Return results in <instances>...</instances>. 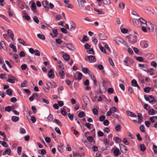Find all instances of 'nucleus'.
Listing matches in <instances>:
<instances>
[{
    "mask_svg": "<svg viewBox=\"0 0 157 157\" xmlns=\"http://www.w3.org/2000/svg\"><path fill=\"white\" fill-rule=\"evenodd\" d=\"M10 47L12 48L14 52H17V50L15 46L13 44H11L10 45Z\"/></svg>",
    "mask_w": 157,
    "mask_h": 157,
    "instance_id": "nucleus-32",
    "label": "nucleus"
},
{
    "mask_svg": "<svg viewBox=\"0 0 157 157\" xmlns=\"http://www.w3.org/2000/svg\"><path fill=\"white\" fill-rule=\"evenodd\" d=\"M90 75L91 79L93 81L94 84H96L97 82V81L96 80L94 75L91 74Z\"/></svg>",
    "mask_w": 157,
    "mask_h": 157,
    "instance_id": "nucleus-31",
    "label": "nucleus"
},
{
    "mask_svg": "<svg viewBox=\"0 0 157 157\" xmlns=\"http://www.w3.org/2000/svg\"><path fill=\"white\" fill-rule=\"evenodd\" d=\"M88 40V38L86 36H84L82 39V41L83 42H86Z\"/></svg>",
    "mask_w": 157,
    "mask_h": 157,
    "instance_id": "nucleus-52",
    "label": "nucleus"
},
{
    "mask_svg": "<svg viewBox=\"0 0 157 157\" xmlns=\"http://www.w3.org/2000/svg\"><path fill=\"white\" fill-rule=\"evenodd\" d=\"M63 87L62 86H60L58 88V90L59 93H62V91L63 90Z\"/></svg>",
    "mask_w": 157,
    "mask_h": 157,
    "instance_id": "nucleus-57",
    "label": "nucleus"
},
{
    "mask_svg": "<svg viewBox=\"0 0 157 157\" xmlns=\"http://www.w3.org/2000/svg\"><path fill=\"white\" fill-rule=\"evenodd\" d=\"M136 23H137V25H139L142 26L145 25L146 26V21L142 18H140L138 20H136V21H135Z\"/></svg>",
    "mask_w": 157,
    "mask_h": 157,
    "instance_id": "nucleus-2",
    "label": "nucleus"
},
{
    "mask_svg": "<svg viewBox=\"0 0 157 157\" xmlns=\"http://www.w3.org/2000/svg\"><path fill=\"white\" fill-rule=\"evenodd\" d=\"M7 33L8 35L10 37L12 41H14V35L13 31L9 29H8L7 31Z\"/></svg>",
    "mask_w": 157,
    "mask_h": 157,
    "instance_id": "nucleus-8",
    "label": "nucleus"
},
{
    "mask_svg": "<svg viewBox=\"0 0 157 157\" xmlns=\"http://www.w3.org/2000/svg\"><path fill=\"white\" fill-rule=\"evenodd\" d=\"M38 152L39 154L43 155H44L46 154V151L44 149H40Z\"/></svg>",
    "mask_w": 157,
    "mask_h": 157,
    "instance_id": "nucleus-30",
    "label": "nucleus"
},
{
    "mask_svg": "<svg viewBox=\"0 0 157 157\" xmlns=\"http://www.w3.org/2000/svg\"><path fill=\"white\" fill-rule=\"evenodd\" d=\"M31 8V10L33 12L35 13L36 12L37 10L36 9V4L34 2L32 3Z\"/></svg>",
    "mask_w": 157,
    "mask_h": 157,
    "instance_id": "nucleus-16",
    "label": "nucleus"
},
{
    "mask_svg": "<svg viewBox=\"0 0 157 157\" xmlns=\"http://www.w3.org/2000/svg\"><path fill=\"white\" fill-rule=\"evenodd\" d=\"M27 83V81L26 80H24L23 82L21 84V87H24L26 86Z\"/></svg>",
    "mask_w": 157,
    "mask_h": 157,
    "instance_id": "nucleus-58",
    "label": "nucleus"
},
{
    "mask_svg": "<svg viewBox=\"0 0 157 157\" xmlns=\"http://www.w3.org/2000/svg\"><path fill=\"white\" fill-rule=\"evenodd\" d=\"M54 72L52 69H51L48 72L49 78H53L54 77Z\"/></svg>",
    "mask_w": 157,
    "mask_h": 157,
    "instance_id": "nucleus-13",
    "label": "nucleus"
},
{
    "mask_svg": "<svg viewBox=\"0 0 157 157\" xmlns=\"http://www.w3.org/2000/svg\"><path fill=\"white\" fill-rule=\"evenodd\" d=\"M66 47L71 51H73L74 49L72 44H66Z\"/></svg>",
    "mask_w": 157,
    "mask_h": 157,
    "instance_id": "nucleus-19",
    "label": "nucleus"
},
{
    "mask_svg": "<svg viewBox=\"0 0 157 157\" xmlns=\"http://www.w3.org/2000/svg\"><path fill=\"white\" fill-rule=\"evenodd\" d=\"M99 48L100 50L102 52L104 53L106 52V50L103 47L101 46H99Z\"/></svg>",
    "mask_w": 157,
    "mask_h": 157,
    "instance_id": "nucleus-48",
    "label": "nucleus"
},
{
    "mask_svg": "<svg viewBox=\"0 0 157 157\" xmlns=\"http://www.w3.org/2000/svg\"><path fill=\"white\" fill-rule=\"evenodd\" d=\"M84 115V113L83 111H81L79 113L78 116L79 117L81 118L83 117Z\"/></svg>",
    "mask_w": 157,
    "mask_h": 157,
    "instance_id": "nucleus-59",
    "label": "nucleus"
},
{
    "mask_svg": "<svg viewBox=\"0 0 157 157\" xmlns=\"http://www.w3.org/2000/svg\"><path fill=\"white\" fill-rule=\"evenodd\" d=\"M89 69L86 68H82V71L85 73L87 74L88 73Z\"/></svg>",
    "mask_w": 157,
    "mask_h": 157,
    "instance_id": "nucleus-55",
    "label": "nucleus"
},
{
    "mask_svg": "<svg viewBox=\"0 0 157 157\" xmlns=\"http://www.w3.org/2000/svg\"><path fill=\"white\" fill-rule=\"evenodd\" d=\"M94 11L98 13L99 14H104V13L101 10H97L96 9H94Z\"/></svg>",
    "mask_w": 157,
    "mask_h": 157,
    "instance_id": "nucleus-35",
    "label": "nucleus"
},
{
    "mask_svg": "<svg viewBox=\"0 0 157 157\" xmlns=\"http://www.w3.org/2000/svg\"><path fill=\"white\" fill-rule=\"evenodd\" d=\"M109 61L110 63V64L112 66H114V63L113 62V60H112V59L109 57Z\"/></svg>",
    "mask_w": 157,
    "mask_h": 157,
    "instance_id": "nucleus-50",
    "label": "nucleus"
},
{
    "mask_svg": "<svg viewBox=\"0 0 157 157\" xmlns=\"http://www.w3.org/2000/svg\"><path fill=\"white\" fill-rule=\"evenodd\" d=\"M99 36L101 40H105L107 39V37L104 33H100L99 35Z\"/></svg>",
    "mask_w": 157,
    "mask_h": 157,
    "instance_id": "nucleus-14",
    "label": "nucleus"
},
{
    "mask_svg": "<svg viewBox=\"0 0 157 157\" xmlns=\"http://www.w3.org/2000/svg\"><path fill=\"white\" fill-rule=\"evenodd\" d=\"M1 47L4 50H5V48L6 47V45L3 41H1L0 43Z\"/></svg>",
    "mask_w": 157,
    "mask_h": 157,
    "instance_id": "nucleus-43",
    "label": "nucleus"
},
{
    "mask_svg": "<svg viewBox=\"0 0 157 157\" xmlns=\"http://www.w3.org/2000/svg\"><path fill=\"white\" fill-rule=\"evenodd\" d=\"M11 119L13 122H16L19 121V118L18 117L14 116L11 117Z\"/></svg>",
    "mask_w": 157,
    "mask_h": 157,
    "instance_id": "nucleus-20",
    "label": "nucleus"
},
{
    "mask_svg": "<svg viewBox=\"0 0 157 157\" xmlns=\"http://www.w3.org/2000/svg\"><path fill=\"white\" fill-rule=\"evenodd\" d=\"M18 40L19 43L22 44L24 45L25 43V42L22 39L19 38Z\"/></svg>",
    "mask_w": 157,
    "mask_h": 157,
    "instance_id": "nucleus-53",
    "label": "nucleus"
},
{
    "mask_svg": "<svg viewBox=\"0 0 157 157\" xmlns=\"http://www.w3.org/2000/svg\"><path fill=\"white\" fill-rule=\"evenodd\" d=\"M129 57L127 56L125 59L124 61V65L127 66H129V64L128 63V61L129 60Z\"/></svg>",
    "mask_w": 157,
    "mask_h": 157,
    "instance_id": "nucleus-29",
    "label": "nucleus"
},
{
    "mask_svg": "<svg viewBox=\"0 0 157 157\" xmlns=\"http://www.w3.org/2000/svg\"><path fill=\"white\" fill-rule=\"evenodd\" d=\"M71 27L70 30L71 31H74L76 28L75 24L73 22H71L70 23Z\"/></svg>",
    "mask_w": 157,
    "mask_h": 157,
    "instance_id": "nucleus-15",
    "label": "nucleus"
},
{
    "mask_svg": "<svg viewBox=\"0 0 157 157\" xmlns=\"http://www.w3.org/2000/svg\"><path fill=\"white\" fill-rule=\"evenodd\" d=\"M33 19L34 21L37 24L39 23V20L38 19V18L36 16H35L33 17Z\"/></svg>",
    "mask_w": 157,
    "mask_h": 157,
    "instance_id": "nucleus-61",
    "label": "nucleus"
},
{
    "mask_svg": "<svg viewBox=\"0 0 157 157\" xmlns=\"http://www.w3.org/2000/svg\"><path fill=\"white\" fill-rule=\"evenodd\" d=\"M148 113L150 115H154L155 113V111L153 109H151L148 111Z\"/></svg>",
    "mask_w": 157,
    "mask_h": 157,
    "instance_id": "nucleus-37",
    "label": "nucleus"
},
{
    "mask_svg": "<svg viewBox=\"0 0 157 157\" xmlns=\"http://www.w3.org/2000/svg\"><path fill=\"white\" fill-rule=\"evenodd\" d=\"M146 71L151 75H153L155 74L153 68L147 69Z\"/></svg>",
    "mask_w": 157,
    "mask_h": 157,
    "instance_id": "nucleus-10",
    "label": "nucleus"
},
{
    "mask_svg": "<svg viewBox=\"0 0 157 157\" xmlns=\"http://www.w3.org/2000/svg\"><path fill=\"white\" fill-rule=\"evenodd\" d=\"M35 55L36 56H40V51L37 49H36L35 50L34 52Z\"/></svg>",
    "mask_w": 157,
    "mask_h": 157,
    "instance_id": "nucleus-44",
    "label": "nucleus"
},
{
    "mask_svg": "<svg viewBox=\"0 0 157 157\" xmlns=\"http://www.w3.org/2000/svg\"><path fill=\"white\" fill-rule=\"evenodd\" d=\"M103 3L105 5L109 4L111 3L110 0H103Z\"/></svg>",
    "mask_w": 157,
    "mask_h": 157,
    "instance_id": "nucleus-47",
    "label": "nucleus"
},
{
    "mask_svg": "<svg viewBox=\"0 0 157 157\" xmlns=\"http://www.w3.org/2000/svg\"><path fill=\"white\" fill-rule=\"evenodd\" d=\"M123 40L121 38L117 37L114 38V40L117 44L119 45L120 44H121L123 41Z\"/></svg>",
    "mask_w": 157,
    "mask_h": 157,
    "instance_id": "nucleus-6",
    "label": "nucleus"
},
{
    "mask_svg": "<svg viewBox=\"0 0 157 157\" xmlns=\"http://www.w3.org/2000/svg\"><path fill=\"white\" fill-rule=\"evenodd\" d=\"M93 113L94 115H97L98 113V111L97 109L96 108H94L92 110Z\"/></svg>",
    "mask_w": 157,
    "mask_h": 157,
    "instance_id": "nucleus-51",
    "label": "nucleus"
},
{
    "mask_svg": "<svg viewBox=\"0 0 157 157\" xmlns=\"http://www.w3.org/2000/svg\"><path fill=\"white\" fill-rule=\"evenodd\" d=\"M55 131L57 132L58 134L59 135L61 134V132L60 131L58 127H56L55 128Z\"/></svg>",
    "mask_w": 157,
    "mask_h": 157,
    "instance_id": "nucleus-46",
    "label": "nucleus"
},
{
    "mask_svg": "<svg viewBox=\"0 0 157 157\" xmlns=\"http://www.w3.org/2000/svg\"><path fill=\"white\" fill-rule=\"evenodd\" d=\"M45 28H46L47 29H49V28H51V27L47 24H45L44 25H42L41 26V28L42 29H44Z\"/></svg>",
    "mask_w": 157,
    "mask_h": 157,
    "instance_id": "nucleus-42",
    "label": "nucleus"
},
{
    "mask_svg": "<svg viewBox=\"0 0 157 157\" xmlns=\"http://www.w3.org/2000/svg\"><path fill=\"white\" fill-rule=\"evenodd\" d=\"M82 98L84 103L87 105L89 100L88 98L86 95H84L82 96Z\"/></svg>",
    "mask_w": 157,
    "mask_h": 157,
    "instance_id": "nucleus-11",
    "label": "nucleus"
},
{
    "mask_svg": "<svg viewBox=\"0 0 157 157\" xmlns=\"http://www.w3.org/2000/svg\"><path fill=\"white\" fill-rule=\"evenodd\" d=\"M54 121L60 127L62 126V124L59 120L57 119H55Z\"/></svg>",
    "mask_w": 157,
    "mask_h": 157,
    "instance_id": "nucleus-39",
    "label": "nucleus"
},
{
    "mask_svg": "<svg viewBox=\"0 0 157 157\" xmlns=\"http://www.w3.org/2000/svg\"><path fill=\"white\" fill-rule=\"evenodd\" d=\"M53 118V115L52 114H50L47 117V120L48 121H52Z\"/></svg>",
    "mask_w": 157,
    "mask_h": 157,
    "instance_id": "nucleus-38",
    "label": "nucleus"
},
{
    "mask_svg": "<svg viewBox=\"0 0 157 157\" xmlns=\"http://www.w3.org/2000/svg\"><path fill=\"white\" fill-rule=\"evenodd\" d=\"M98 135L100 137H101L104 135V133L101 131H100L98 132Z\"/></svg>",
    "mask_w": 157,
    "mask_h": 157,
    "instance_id": "nucleus-63",
    "label": "nucleus"
},
{
    "mask_svg": "<svg viewBox=\"0 0 157 157\" xmlns=\"http://www.w3.org/2000/svg\"><path fill=\"white\" fill-rule=\"evenodd\" d=\"M11 153V150L9 149H7L5 150L3 153V155H5L6 154L9 155Z\"/></svg>",
    "mask_w": 157,
    "mask_h": 157,
    "instance_id": "nucleus-34",
    "label": "nucleus"
},
{
    "mask_svg": "<svg viewBox=\"0 0 157 157\" xmlns=\"http://www.w3.org/2000/svg\"><path fill=\"white\" fill-rule=\"evenodd\" d=\"M57 64H58L59 67L60 69L64 68L63 65L60 60H58V61Z\"/></svg>",
    "mask_w": 157,
    "mask_h": 157,
    "instance_id": "nucleus-25",
    "label": "nucleus"
},
{
    "mask_svg": "<svg viewBox=\"0 0 157 157\" xmlns=\"http://www.w3.org/2000/svg\"><path fill=\"white\" fill-rule=\"evenodd\" d=\"M27 67V65L26 64H22L21 66V68L22 70H25Z\"/></svg>",
    "mask_w": 157,
    "mask_h": 157,
    "instance_id": "nucleus-64",
    "label": "nucleus"
},
{
    "mask_svg": "<svg viewBox=\"0 0 157 157\" xmlns=\"http://www.w3.org/2000/svg\"><path fill=\"white\" fill-rule=\"evenodd\" d=\"M149 120L151 123H154L157 120V116H152L149 118Z\"/></svg>",
    "mask_w": 157,
    "mask_h": 157,
    "instance_id": "nucleus-28",
    "label": "nucleus"
},
{
    "mask_svg": "<svg viewBox=\"0 0 157 157\" xmlns=\"http://www.w3.org/2000/svg\"><path fill=\"white\" fill-rule=\"evenodd\" d=\"M140 131L142 132H144L145 131V129L144 125H142L140 126Z\"/></svg>",
    "mask_w": 157,
    "mask_h": 157,
    "instance_id": "nucleus-45",
    "label": "nucleus"
},
{
    "mask_svg": "<svg viewBox=\"0 0 157 157\" xmlns=\"http://www.w3.org/2000/svg\"><path fill=\"white\" fill-rule=\"evenodd\" d=\"M31 119H30L31 120L33 123H35L36 121V119L34 116H32L31 117Z\"/></svg>",
    "mask_w": 157,
    "mask_h": 157,
    "instance_id": "nucleus-62",
    "label": "nucleus"
},
{
    "mask_svg": "<svg viewBox=\"0 0 157 157\" xmlns=\"http://www.w3.org/2000/svg\"><path fill=\"white\" fill-rule=\"evenodd\" d=\"M140 150L142 152H144L145 150V147L144 144H141L140 146Z\"/></svg>",
    "mask_w": 157,
    "mask_h": 157,
    "instance_id": "nucleus-33",
    "label": "nucleus"
},
{
    "mask_svg": "<svg viewBox=\"0 0 157 157\" xmlns=\"http://www.w3.org/2000/svg\"><path fill=\"white\" fill-rule=\"evenodd\" d=\"M59 76L61 78H63L65 75L64 69V68L60 69L59 71Z\"/></svg>",
    "mask_w": 157,
    "mask_h": 157,
    "instance_id": "nucleus-9",
    "label": "nucleus"
},
{
    "mask_svg": "<svg viewBox=\"0 0 157 157\" xmlns=\"http://www.w3.org/2000/svg\"><path fill=\"white\" fill-rule=\"evenodd\" d=\"M86 61H88L89 63H93L95 62L96 60L94 56L90 55L88 56L85 58Z\"/></svg>",
    "mask_w": 157,
    "mask_h": 157,
    "instance_id": "nucleus-3",
    "label": "nucleus"
},
{
    "mask_svg": "<svg viewBox=\"0 0 157 157\" xmlns=\"http://www.w3.org/2000/svg\"><path fill=\"white\" fill-rule=\"evenodd\" d=\"M79 5V8L81 10H83V6H84V4L82 2H81L80 0H77Z\"/></svg>",
    "mask_w": 157,
    "mask_h": 157,
    "instance_id": "nucleus-12",
    "label": "nucleus"
},
{
    "mask_svg": "<svg viewBox=\"0 0 157 157\" xmlns=\"http://www.w3.org/2000/svg\"><path fill=\"white\" fill-rule=\"evenodd\" d=\"M113 154L115 156H118V155H120L121 153L119 151V150L118 148H117L115 149L113 151Z\"/></svg>",
    "mask_w": 157,
    "mask_h": 157,
    "instance_id": "nucleus-17",
    "label": "nucleus"
},
{
    "mask_svg": "<svg viewBox=\"0 0 157 157\" xmlns=\"http://www.w3.org/2000/svg\"><path fill=\"white\" fill-rule=\"evenodd\" d=\"M119 6L120 9L123 10L124 8V4L123 2H121L119 3Z\"/></svg>",
    "mask_w": 157,
    "mask_h": 157,
    "instance_id": "nucleus-36",
    "label": "nucleus"
},
{
    "mask_svg": "<svg viewBox=\"0 0 157 157\" xmlns=\"http://www.w3.org/2000/svg\"><path fill=\"white\" fill-rule=\"evenodd\" d=\"M6 92L7 94L8 95H9L10 96H12V90L10 89H8L6 91Z\"/></svg>",
    "mask_w": 157,
    "mask_h": 157,
    "instance_id": "nucleus-40",
    "label": "nucleus"
},
{
    "mask_svg": "<svg viewBox=\"0 0 157 157\" xmlns=\"http://www.w3.org/2000/svg\"><path fill=\"white\" fill-rule=\"evenodd\" d=\"M63 58L66 61H68L70 59V57L69 55L65 54L63 55Z\"/></svg>",
    "mask_w": 157,
    "mask_h": 157,
    "instance_id": "nucleus-26",
    "label": "nucleus"
},
{
    "mask_svg": "<svg viewBox=\"0 0 157 157\" xmlns=\"http://www.w3.org/2000/svg\"><path fill=\"white\" fill-rule=\"evenodd\" d=\"M0 17L3 18L4 19H5L6 21L10 23V21L4 15L2 14H0Z\"/></svg>",
    "mask_w": 157,
    "mask_h": 157,
    "instance_id": "nucleus-41",
    "label": "nucleus"
},
{
    "mask_svg": "<svg viewBox=\"0 0 157 157\" xmlns=\"http://www.w3.org/2000/svg\"><path fill=\"white\" fill-rule=\"evenodd\" d=\"M46 85L49 88H51L52 87V84L50 82H46Z\"/></svg>",
    "mask_w": 157,
    "mask_h": 157,
    "instance_id": "nucleus-60",
    "label": "nucleus"
},
{
    "mask_svg": "<svg viewBox=\"0 0 157 157\" xmlns=\"http://www.w3.org/2000/svg\"><path fill=\"white\" fill-rule=\"evenodd\" d=\"M131 83H132V86H135V87H138V88L139 89H140V87L139 86V85H138L137 82L136 81V80H135L134 79H133Z\"/></svg>",
    "mask_w": 157,
    "mask_h": 157,
    "instance_id": "nucleus-18",
    "label": "nucleus"
},
{
    "mask_svg": "<svg viewBox=\"0 0 157 157\" xmlns=\"http://www.w3.org/2000/svg\"><path fill=\"white\" fill-rule=\"evenodd\" d=\"M147 65H144L143 64H138V66L141 68H143V70L146 71L147 68Z\"/></svg>",
    "mask_w": 157,
    "mask_h": 157,
    "instance_id": "nucleus-22",
    "label": "nucleus"
},
{
    "mask_svg": "<svg viewBox=\"0 0 157 157\" xmlns=\"http://www.w3.org/2000/svg\"><path fill=\"white\" fill-rule=\"evenodd\" d=\"M126 39L130 43L134 44L137 41V36L135 34L130 35L126 36Z\"/></svg>",
    "mask_w": 157,
    "mask_h": 157,
    "instance_id": "nucleus-1",
    "label": "nucleus"
},
{
    "mask_svg": "<svg viewBox=\"0 0 157 157\" xmlns=\"http://www.w3.org/2000/svg\"><path fill=\"white\" fill-rule=\"evenodd\" d=\"M14 77L12 76L11 75H9L8 76V78L7 79V81L10 83H13L15 82Z\"/></svg>",
    "mask_w": 157,
    "mask_h": 157,
    "instance_id": "nucleus-5",
    "label": "nucleus"
},
{
    "mask_svg": "<svg viewBox=\"0 0 157 157\" xmlns=\"http://www.w3.org/2000/svg\"><path fill=\"white\" fill-rule=\"evenodd\" d=\"M88 51V52L90 54H94V52L92 48H90Z\"/></svg>",
    "mask_w": 157,
    "mask_h": 157,
    "instance_id": "nucleus-49",
    "label": "nucleus"
},
{
    "mask_svg": "<svg viewBox=\"0 0 157 157\" xmlns=\"http://www.w3.org/2000/svg\"><path fill=\"white\" fill-rule=\"evenodd\" d=\"M67 115L69 119L71 120H73L74 115L73 114H71L69 113Z\"/></svg>",
    "mask_w": 157,
    "mask_h": 157,
    "instance_id": "nucleus-54",
    "label": "nucleus"
},
{
    "mask_svg": "<svg viewBox=\"0 0 157 157\" xmlns=\"http://www.w3.org/2000/svg\"><path fill=\"white\" fill-rule=\"evenodd\" d=\"M37 36L40 39L44 40L45 39V37L44 35L42 34H37Z\"/></svg>",
    "mask_w": 157,
    "mask_h": 157,
    "instance_id": "nucleus-23",
    "label": "nucleus"
},
{
    "mask_svg": "<svg viewBox=\"0 0 157 157\" xmlns=\"http://www.w3.org/2000/svg\"><path fill=\"white\" fill-rule=\"evenodd\" d=\"M144 96L145 99L150 102H152L154 101V98L153 96L149 95L147 97L146 95H144Z\"/></svg>",
    "mask_w": 157,
    "mask_h": 157,
    "instance_id": "nucleus-4",
    "label": "nucleus"
},
{
    "mask_svg": "<svg viewBox=\"0 0 157 157\" xmlns=\"http://www.w3.org/2000/svg\"><path fill=\"white\" fill-rule=\"evenodd\" d=\"M127 114L128 115L132 117H136V115L132 112L129 111L127 112Z\"/></svg>",
    "mask_w": 157,
    "mask_h": 157,
    "instance_id": "nucleus-24",
    "label": "nucleus"
},
{
    "mask_svg": "<svg viewBox=\"0 0 157 157\" xmlns=\"http://www.w3.org/2000/svg\"><path fill=\"white\" fill-rule=\"evenodd\" d=\"M150 90V88L149 87H146L144 89V91L147 93H148Z\"/></svg>",
    "mask_w": 157,
    "mask_h": 157,
    "instance_id": "nucleus-56",
    "label": "nucleus"
},
{
    "mask_svg": "<svg viewBox=\"0 0 157 157\" xmlns=\"http://www.w3.org/2000/svg\"><path fill=\"white\" fill-rule=\"evenodd\" d=\"M137 116L138 118L139 122L140 123V124L143 121V117L141 113H138Z\"/></svg>",
    "mask_w": 157,
    "mask_h": 157,
    "instance_id": "nucleus-27",
    "label": "nucleus"
},
{
    "mask_svg": "<svg viewBox=\"0 0 157 157\" xmlns=\"http://www.w3.org/2000/svg\"><path fill=\"white\" fill-rule=\"evenodd\" d=\"M140 45L142 48H146L148 46L147 42L144 40H142L140 42Z\"/></svg>",
    "mask_w": 157,
    "mask_h": 157,
    "instance_id": "nucleus-7",
    "label": "nucleus"
},
{
    "mask_svg": "<svg viewBox=\"0 0 157 157\" xmlns=\"http://www.w3.org/2000/svg\"><path fill=\"white\" fill-rule=\"evenodd\" d=\"M42 4L44 7L47 9H49L48 2L46 1H44L42 2Z\"/></svg>",
    "mask_w": 157,
    "mask_h": 157,
    "instance_id": "nucleus-21",
    "label": "nucleus"
}]
</instances>
